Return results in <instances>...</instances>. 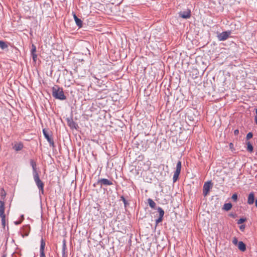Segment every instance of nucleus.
Masks as SVG:
<instances>
[{"instance_id":"1","label":"nucleus","mask_w":257,"mask_h":257,"mask_svg":"<svg viewBox=\"0 0 257 257\" xmlns=\"http://www.w3.org/2000/svg\"><path fill=\"white\" fill-rule=\"evenodd\" d=\"M52 95L56 99L64 100L66 99L64 95L62 88L58 85H55L52 88Z\"/></svg>"},{"instance_id":"2","label":"nucleus","mask_w":257,"mask_h":257,"mask_svg":"<svg viewBox=\"0 0 257 257\" xmlns=\"http://www.w3.org/2000/svg\"><path fill=\"white\" fill-rule=\"evenodd\" d=\"M34 180L35 181V183L37 185L39 190V194H43L44 193V184L43 182L40 180L38 174H36L33 176Z\"/></svg>"},{"instance_id":"3","label":"nucleus","mask_w":257,"mask_h":257,"mask_svg":"<svg viewBox=\"0 0 257 257\" xmlns=\"http://www.w3.org/2000/svg\"><path fill=\"white\" fill-rule=\"evenodd\" d=\"M181 169V162L180 161H178L176 165V171L174 172L173 181V182H175L178 179L179 176L180 174Z\"/></svg>"},{"instance_id":"4","label":"nucleus","mask_w":257,"mask_h":257,"mask_svg":"<svg viewBox=\"0 0 257 257\" xmlns=\"http://www.w3.org/2000/svg\"><path fill=\"white\" fill-rule=\"evenodd\" d=\"M96 184L97 185H99L100 187H102L103 185L104 186H110L112 185V182L108 180L107 179L102 178L100 179H98Z\"/></svg>"},{"instance_id":"5","label":"nucleus","mask_w":257,"mask_h":257,"mask_svg":"<svg viewBox=\"0 0 257 257\" xmlns=\"http://www.w3.org/2000/svg\"><path fill=\"white\" fill-rule=\"evenodd\" d=\"M211 188V182H207L204 183L203 188V194L204 196H206L208 194Z\"/></svg>"},{"instance_id":"6","label":"nucleus","mask_w":257,"mask_h":257,"mask_svg":"<svg viewBox=\"0 0 257 257\" xmlns=\"http://www.w3.org/2000/svg\"><path fill=\"white\" fill-rule=\"evenodd\" d=\"M230 31H225L221 33H220L218 35L217 37L219 41H224L226 40L228 37L230 35Z\"/></svg>"},{"instance_id":"7","label":"nucleus","mask_w":257,"mask_h":257,"mask_svg":"<svg viewBox=\"0 0 257 257\" xmlns=\"http://www.w3.org/2000/svg\"><path fill=\"white\" fill-rule=\"evenodd\" d=\"M43 135L45 138L47 139V141L49 142L50 146L53 147H54V143L53 139L49 135L48 133L45 129L43 130Z\"/></svg>"},{"instance_id":"8","label":"nucleus","mask_w":257,"mask_h":257,"mask_svg":"<svg viewBox=\"0 0 257 257\" xmlns=\"http://www.w3.org/2000/svg\"><path fill=\"white\" fill-rule=\"evenodd\" d=\"M179 16L183 19H189L191 17V11L190 10H187L186 11H181L179 13Z\"/></svg>"},{"instance_id":"9","label":"nucleus","mask_w":257,"mask_h":257,"mask_svg":"<svg viewBox=\"0 0 257 257\" xmlns=\"http://www.w3.org/2000/svg\"><path fill=\"white\" fill-rule=\"evenodd\" d=\"M45 246V242L43 239H42L41 240V245H40V257H45V254L44 253Z\"/></svg>"},{"instance_id":"10","label":"nucleus","mask_w":257,"mask_h":257,"mask_svg":"<svg viewBox=\"0 0 257 257\" xmlns=\"http://www.w3.org/2000/svg\"><path fill=\"white\" fill-rule=\"evenodd\" d=\"M30 164L33 169V175H35L36 174H38V172L37 171L36 169V163L33 160H30Z\"/></svg>"},{"instance_id":"11","label":"nucleus","mask_w":257,"mask_h":257,"mask_svg":"<svg viewBox=\"0 0 257 257\" xmlns=\"http://www.w3.org/2000/svg\"><path fill=\"white\" fill-rule=\"evenodd\" d=\"M5 202L3 200H0V216H5Z\"/></svg>"},{"instance_id":"12","label":"nucleus","mask_w":257,"mask_h":257,"mask_svg":"<svg viewBox=\"0 0 257 257\" xmlns=\"http://www.w3.org/2000/svg\"><path fill=\"white\" fill-rule=\"evenodd\" d=\"M254 195L253 192H251L249 194L247 198V203L248 204H252L254 201Z\"/></svg>"},{"instance_id":"13","label":"nucleus","mask_w":257,"mask_h":257,"mask_svg":"<svg viewBox=\"0 0 257 257\" xmlns=\"http://www.w3.org/2000/svg\"><path fill=\"white\" fill-rule=\"evenodd\" d=\"M36 47L35 46L33 45H32V49L31 50V55H32V58H33V60H34V61H36V59H37V55L36 54Z\"/></svg>"},{"instance_id":"14","label":"nucleus","mask_w":257,"mask_h":257,"mask_svg":"<svg viewBox=\"0 0 257 257\" xmlns=\"http://www.w3.org/2000/svg\"><path fill=\"white\" fill-rule=\"evenodd\" d=\"M23 147V144L22 143H19L15 144L13 147V149L16 151H19L21 150Z\"/></svg>"},{"instance_id":"15","label":"nucleus","mask_w":257,"mask_h":257,"mask_svg":"<svg viewBox=\"0 0 257 257\" xmlns=\"http://www.w3.org/2000/svg\"><path fill=\"white\" fill-rule=\"evenodd\" d=\"M238 248L240 250L244 251L246 250V245L242 241H240L238 242Z\"/></svg>"},{"instance_id":"16","label":"nucleus","mask_w":257,"mask_h":257,"mask_svg":"<svg viewBox=\"0 0 257 257\" xmlns=\"http://www.w3.org/2000/svg\"><path fill=\"white\" fill-rule=\"evenodd\" d=\"M232 206V205L230 203H225L223 205V209L226 211H228L231 208Z\"/></svg>"},{"instance_id":"17","label":"nucleus","mask_w":257,"mask_h":257,"mask_svg":"<svg viewBox=\"0 0 257 257\" xmlns=\"http://www.w3.org/2000/svg\"><path fill=\"white\" fill-rule=\"evenodd\" d=\"M66 249V245L65 241H64L62 247V257H67V254L65 250Z\"/></svg>"},{"instance_id":"18","label":"nucleus","mask_w":257,"mask_h":257,"mask_svg":"<svg viewBox=\"0 0 257 257\" xmlns=\"http://www.w3.org/2000/svg\"><path fill=\"white\" fill-rule=\"evenodd\" d=\"M148 202L149 203V206L152 208H154L156 206V203L151 198L148 199Z\"/></svg>"},{"instance_id":"19","label":"nucleus","mask_w":257,"mask_h":257,"mask_svg":"<svg viewBox=\"0 0 257 257\" xmlns=\"http://www.w3.org/2000/svg\"><path fill=\"white\" fill-rule=\"evenodd\" d=\"M8 47V45L6 44V43L3 41H0V48L4 50L6 48H7Z\"/></svg>"},{"instance_id":"20","label":"nucleus","mask_w":257,"mask_h":257,"mask_svg":"<svg viewBox=\"0 0 257 257\" xmlns=\"http://www.w3.org/2000/svg\"><path fill=\"white\" fill-rule=\"evenodd\" d=\"M75 21L76 25L79 28H81L82 27V21L81 20V19L79 18H76V21Z\"/></svg>"},{"instance_id":"21","label":"nucleus","mask_w":257,"mask_h":257,"mask_svg":"<svg viewBox=\"0 0 257 257\" xmlns=\"http://www.w3.org/2000/svg\"><path fill=\"white\" fill-rule=\"evenodd\" d=\"M247 150L248 152H251L253 151V146L250 144L249 142H248L247 143Z\"/></svg>"},{"instance_id":"22","label":"nucleus","mask_w":257,"mask_h":257,"mask_svg":"<svg viewBox=\"0 0 257 257\" xmlns=\"http://www.w3.org/2000/svg\"><path fill=\"white\" fill-rule=\"evenodd\" d=\"M157 210L159 213V216H160L161 217H163L164 215V211L163 210V209L161 207H159L157 208Z\"/></svg>"},{"instance_id":"23","label":"nucleus","mask_w":257,"mask_h":257,"mask_svg":"<svg viewBox=\"0 0 257 257\" xmlns=\"http://www.w3.org/2000/svg\"><path fill=\"white\" fill-rule=\"evenodd\" d=\"M2 218V224L4 227L6 226V215L0 216Z\"/></svg>"},{"instance_id":"24","label":"nucleus","mask_w":257,"mask_h":257,"mask_svg":"<svg viewBox=\"0 0 257 257\" xmlns=\"http://www.w3.org/2000/svg\"><path fill=\"white\" fill-rule=\"evenodd\" d=\"M120 199L123 201L124 206L126 207V205H127V202L125 199L124 197L123 196H121L120 197Z\"/></svg>"},{"instance_id":"25","label":"nucleus","mask_w":257,"mask_h":257,"mask_svg":"<svg viewBox=\"0 0 257 257\" xmlns=\"http://www.w3.org/2000/svg\"><path fill=\"white\" fill-rule=\"evenodd\" d=\"M68 122H69V123H68L69 126L71 128L75 127V123L73 120H71V121Z\"/></svg>"},{"instance_id":"26","label":"nucleus","mask_w":257,"mask_h":257,"mask_svg":"<svg viewBox=\"0 0 257 257\" xmlns=\"http://www.w3.org/2000/svg\"><path fill=\"white\" fill-rule=\"evenodd\" d=\"M246 221V218H241L237 221V224H240Z\"/></svg>"},{"instance_id":"27","label":"nucleus","mask_w":257,"mask_h":257,"mask_svg":"<svg viewBox=\"0 0 257 257\" xmlns=\"http://www.w3.org/2000/svg\"><path fill=\"white\" fill-rule=\"evenodd\" d=\"M231 198L234 201H235V202L236 201L237 199V194H236V193L233 194L231 197Z\"/></svg>"},{"instance_id":"28","label":"nucleus","mask_w":257,"mask_h":257,"mask_svg":"<svg viewBox=\"0 0 257 257\" xmlns=\"http://www.w3.org/2000/svg\"><path fill=\"white\" fill-rule=\"evenodd\" d=\"M253 136L252 133L251 132L248 133L246 137V140H249L251 139Z\"/></svg>"},{"instance_id":"29","label":"nucleus","mask_w":257,"mask_h":257,"mask_svg":"<svg viewBox=\"0 0 257 257\" xmlns=\"http://www.w3.org/2000/svg\"><path fill=\"white\" fill-rule=\"evenodd\" d=\"M163 217H161L160 216H159V217L156 220V225L157 224H158L159 223L161 222L163 220Z\"/></svg>"},{"instance_id":"30","label":"nucleus","mask_w":257,"mask_h":257,"mask_svg":"<svg viewBox=\"0 0 257 257\" xmlns=\"http://www.w3.org/2000/svg\"><path fill=\"white\" fill-rule=\"evenodd\" d=\"M6 196V193L5 192L4 193H2V194H1V200H3L4 201V200L5 199Z\"/></svg>"},{"instance_id":"31","label":"nucleus","mask_w":257,"mask_h":257,"mask_svg":"<svg viewBox=\"0 0 257 257\" xmlns=\"http://www.w3.org/2000/svg\"><path fill=\"white\" fill-rule=\"evenodd\" d=\"M237 242H238L237 239L236 237H234L232 240V243L234 244H236L237 243Z\"/></svg>"},{"instance_id":"32","label":"nucleus","mask_w":257,"mask_h":257,"mask_svg":"<svg viewBox=\"0 0 257 257\" xmlns=\"http://www.w3.org/2000/svg\"><path fill=\"white\" fill-rule=\"evenodd\" d=\"M234 134L235 136H237L239 134V130L236 129L234 131Z\"/></svg>"},{"instance_id":"33","label":"nucleus","mask_w":257,"mask_h":257,"mask_svg":"<svg viewBox=\"0 0 257 257\" xmlns=\"http://www.w3.org/2000/svg\"><path fill=\"white\" fill-rule=\"evenodd\" d=\"M239 228L241 230L243 231L245 228V225H241L239 226Z\"/></svg>"},{"instance_id":"34","label":"nucleus","mask_w":257,"mask_h":257,"mask_svg":"<svg viewBox=\"0 0 257 257\" xmlns=\"http://www.w3.org/2000/svg\"><path fill=\"white\" fill-rule=\"evenodd\" d=\"M73 17H74V19L75 21H76V18H78L76 16V15L75 14H73Z\"/></svg>"},{"instance_id":"35","label":"nucleus","mask_w":257,"mask_h":257,"mask_svg":"<svg viewBox=\"0 0 257 257\" xmlns=\"http://www.w3.org/2000/svg\"><path fill=\"white\" fill-rule=\"evenodd\" d=\"M254 120H255V122L257 125V116H255L254 117Z\"/></svg>"},{"instance_id":"36","label":"nucleus","mask_w":257,"mask_h":257,"mask_svg":"<svg viewBox=\"0 0 257 257\" xmlns=\"http://www.w3.org/2000/svg\"><path fill=\"white\" fill-rule=\"evenodd\" d=\"M15 223L16 224H20L21 223V221H16Z\"/></svg>"},{"instance_id":"37","label":"nucleus","mask_w":257,"mask_h":257,"mask_svg":"<svg viewBox=\"0 0 257 257\" xmlns=\"http://www.w3.org/2000/svg\"><path fill=\"white\" fill-rule=\"evenodd\" d=\"M29 234V233H26L25 235H22V236L24 237L25 236H28Z\"/></svg>"},{"instance_id":"38","label":"nucleus","mask_w":257,"mask_h":257,"mask_svg":"<svg viewBox=\"0 0 257 257\" xmlns=\"http://www.w3.org/2000/svg\"><path fill=\"white\" fill-rule=\"evenodd\" d=\"M233 146V145L232 143H230L229 147H230V148H231Z\"/></svg>"},{"instance_id":"39","label":"nucleus","mask_w":257,"mask_h":257,"mask_svg":"<svg viewBox=\"0 0 257 257\" xmlns=\"http://www.w3.org/2000/svg\"><path fill=\"white\" fill-rule=\"evenodd\" d=\"M25 228H27L28 229H29L30 227H29V226H26L24 227V229H25Z\"/></svg>"},{"instance_id":"40","label":"nucleus","mask_w":257,"mask_h":257,"mask_svg":"<svg viewBox=\"0 0 257 257\" xmlns=\"http://www.w3.org/2000/svg\"><path fill=\"white\" fill-rule=\"evenodd\" d=\"M255 204L256 207H257V199L255 200Z\"/></svg>"},{"instance_id":"41","label":"nucleus","mask_w":257,"mask_h":257,"mask_svg":"<svg viewBox=\"0 0 257 257\" xmlns=\"http://www.w3.org/2000/svg\"><path fill=\"white\" fill-rule=\"evenodd\" d=\"M255 113H256V115L255 116H257V108L255 109Z\"/></svg>"},{"instance_id":"42","label":"nucleus","mask_w":257,"mask_h":257,"mask_svg":"<svg viewBox=\"0 0 257 257\" xmlns=\"http://www.w3.org/2000/svg\"><path fill=\"white\" fill-rule=\"evenodd\" d=\"M21 218H22V219H24V215H22Z\"/></svg>"},{"instance_id":"43","label":"nucleus","mask_w":257,"mask_h":257,"mask_svg":"<svg viewBox=\"0 0 257 257\" xmlns=\"http://www.w3.org/2000/svg\"><path fill=\"white\" fill-rule=\"evenodd\" d=\"M255 155L257 156V149H256V152H255Z\"/></svg>"},{"instance_id":"44","label":"nucleus","mask_w":257,"mask_h":257,"mask_svg":"<svg viewBox=\"0 0 257 257\" xmlns=\"http://www.w3.org/2000/svg\"><path fill=\"white\" fill-rule=\"evenodd\" d=\"M3 257H5L4 256H3Z\"/></svg>"}]
</instances>
